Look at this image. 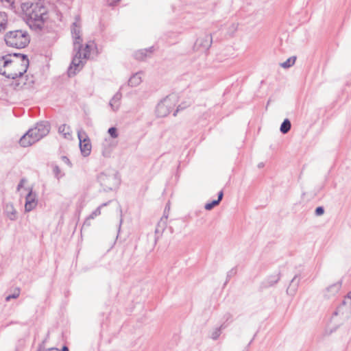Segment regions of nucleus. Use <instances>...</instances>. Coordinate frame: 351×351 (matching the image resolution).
Listing matches in <instances>:
<instances>
[{
	"label": "nucleus",
	"instance_id": "obj_33",
	"mask_svg": "<svg viewBox=\"0 0 351 351\" xmlns=\"http://www.w3.org/2000/svg\"><path fill=\"white\" fill-rule=\"evenodd\" d=\"M60 158L64 163L69 165V167H71V163L66 156H62Z\"/></svg>",
	"mask_w": 351,
	"mask_h": 351
},
{
	"label": "nucleus",
	"instance_id": "obj_45",
	"mask_svg": "<svg viewBox=\"0 0 351 351\" xmlns=\"http://www.w3.org/2000/svg\"><path fill=\"white\" fill-rule=\"evenodd\" d=\"M178 112V110H177L176 112H174V113H173V115H174V116H176V112Z\"/></svg>",
	"mask_w": 351,
	"mask_h": 351
},
{
	"label": "nucleus",
	"instance_id": "obj_12",
	"mask_svg": "<svg viewBox=\"0 0 351 351\" xmlns=\"http://www.w3.org/2000/svg\"><path fill=\"white\" fill-rule=\"evenodd\" d=\"M38 204L36 194L30 189L25 197V210L30 212L34 210Z\"/></svg>",
	"mask_w": 351,
	"mask_h": 351
},
{
	"label": "nucleus",
	"instance_id": "obj_4",
	"mask_svg": "<svg viewBox=\"0 0 351 351\" xmlns=\"http://www.w3.org/2000/svg\"><path fill=\"white\" fill-rule=\"evenodd\" d=\"M98 181L105 191L113 190L120 183L119 178L114 170H109L100 173L98 176Z\"/></svg>",
	"mask_w": 351,
	"mask_h": 351
},
{
	"label": "nucleus",
	"instance_id": "obj_44",
	"mask_svg": "<svg viewBox=\"0 0 351 351\" xmlns=\"http://www.w3.org/2000/svg\"><path fill=\"white\" fill-rule=\"evenodd\" d=\"M348 297L349 298H351V291H350V293H348Z\"/></svg>",
	"mask_w": 351,
	"mask_h": 351
},
{
	"label": "nucleus",
	"instance_id": "obj_39",
	"mask_svg": "<svg viewBox=\"0 0 351 351\" xmlns=\"http://www.w3.org/2000/svg\"><path fill=\"white\" fill-rule=\"evenodd\" d=\"M107 132H117V129H116V128H114V127H111V128H110L108 130V131H107Z\"/></svg>",
	"mask_w": 351,
	"mask_h": 351
},
{
	"label": "nucleus",
	"instance_id": "obj_41",
	"mask_svg": "<svg viewBox=\"0 0 351 351\" xmlns=\"http://www.w3.org/2000/svg\"><path fill=\"white\" fill-rule=\"evenodd\" d=\"M233 273H234V272H233V270L232 269L231 271H230L228 272V276H230V275H231L232 274H233Z\"/></svg>",
	"mask_w": 351,
	"mask_h": 351
},
{
	"label": "nucleus",
	"instance_id": "obj_24",
	"mask_svg": "<svg viewBox=\"0 0 351 351\" xmlns=\"http://www.w3.org/2000/svg\"><path fill=\"white\" fill-rule=\"evenodd\" d=\"M93 45H94V43L93 42L90 41L89 43H88L86 45V47L84 49H83L82 47V56H83L84 59H86L88 58V56L90 55V49H92Z\"/></svg>",
	"mask_w": 351,
	"mask_h": 351
},
{
	"label": "nucleus",
	"instance_id": "obj_5",
	"mask_svg": "<svg viewBox=\"0 0 351 351\" xmlns=\"http://www.w3.org/2000/svg\"><path fill=\"white\" fill-rule=\"evenodd\" d=\"M175 99L167 97L161 100L156 108V114L158 117L167 116L175 107Z\"/></svg>",
	"mask_w": 351,
	"mask_h": 351
},
{
	"label": "nucleus",
	"instance_id": "obj_35",
	"mask_svg": "<svg viewBox=\"0 0 351 351\" xmlns=\"http://www.w3.org/2000/svg\"><path fill=\"white\" fill-rule=\"evenodd\" d=\"M69 128L67 126V125L66 124H62L61 125L59 126L58 128V132H64L66 130H67Z\"/></svg>",
	"mask_w": 351,
	"mask_h": 351
},
{
	"label": "nucleus",
	"instance_id": "obj_23",
	"mask_svg": "<svg viewBox=\"0 0 351 351\" xmlns=\"http://www.w3.org/2000/svg\"><path fill=\"white\" fill-rule=\"evenodd\" d=\"M8 26V16L5 12H0V32L4 31Z\"/></svg>",
	"mask_w": 351,
	"mask_h": 351
},
{
	"label": "nucleus",
	"instance_id": "obj_13",
	"mask_svg": "<svg viewBox=\"0 0 351 351\" xmlns=\"http://www.w3.org/2000/svg\"><path fill=\"white\" fill-rule=\"evenodd\" d=\"M110 201H108L106 203L101 204L99 206H98L94 211L92 212V213L86 217L84 226H89L90 225V220L94 219L95 217L99 216L101 215V209L104 206H106L109 204Z\"/></svg>",
	"mask_w": 351,
	"mask_h": 351
},
{
	"label": "nucleus",
	"instance_id": "obj_22",
	"mask_svg": "<svg viewBox=\"0 0 351 351\" xmlns=\"http://www.w3.org/2000/svg\"><path fill=\"white\" fill-rule=\"evenodd\" d=\"M152 47L149 49H141L134 53V58L136 60H142L147 57L148 53L152 52Z\"/></svg>",
	"mask_w": 351,
	"mask_h": 351
},
{
	"label": "nucleus",
	"instance_id": "obj_32",
	"mask_svg": "<svg viewBox=\"0 0 351 351\" xmlns=\"http://www.w3.org/2000/svg\"><path fill=\"white\" fill-rule=\"evenodd\" d=\"M324 213V209L322 206H318L316 208L315 210V213L317 216H320L323 215Z\"/></svg>",
	"mask_w": 351,
	"mask_h": 351
},
{
	"label": "nucleus",
	"instance_id": "obj_43",
	"mask_svg": "<svg viewBox=\"0 0 351 351\" xmlns=\"http://www.w3.org/2000/svg\"><path fill=\"white\" fill-rule=\"evenodd\" d=\"M258 166L259 168H261V167H262L263 166V163H260V164H258Z\"/></svg>",
	"mask_w": 351,
	"mask_h": 351
},
{
	"label": "nucleus",
	"instance_id": "obj_1",
	"mask_svg": "<svg viewBox=\"0 0 351 351\" xmlns=\"http://www.w3.org/2000/svg\"><path fill=\"white\" fill-rule=\"evenodd\" d=\"M21 10L25 16L27 23L34 30H40L47 18V8L41 2H23Z\"/></svg>",
	"mask_w": 351,
	"mask_h": 351
},
{
	"label": "nucleus",
	"instance_id": "obj_31",
	"mask_svg": "<svg viewBox=\"0 0 351 351\" xmlns=\"http://www.w3.org/2000/svg\"><path fill=\"white\" fill-rule=\"evenodd\" d=\"M219 203L217 200H213L210 203L206 204L204 208L207 210H210L213 209L215 206H217Z\"/></svg>",
	"mask_w": 351,
	"mask_h": 351
},
{
	"label": "nucleus",
	"instance_id": "obj_18",
	"mask_svg": "<svg viewBox=\"0 0 351 351\" xmlns=\"http://www.w3.org/2000/svg\"><path fill=\"white\" fill-rule=\"evenodd\" d=\"M142 73L138 72L134 74L128 80V85L132 87L138 86L142 82Z\"/></svg>",
	"mask_w": 351,
	"mask_h": 351
},
{
	"label": "nucleus",
	"instance_id": "obj_37",
	"mask_svg": "<svg viewBox=\"0 0 351 351\" xmlns=\"http://www.w3.org/2000/svg\"><path fill=\"white\" fill-rule=\"evenodd\" d=\"M223 196V193L222 191H221L220 192H219L218 198L216 200L219 203L221 201Z\"/></svg>",
	"mask_w": 351,
	"mask_h": 351
},
{
	"label": "nucleus",
	"instance_id": "obj_30",
	"mask_svg": "<svg viewBox=\"0 0 351 351\" xmlns=\"http://www.w3.org/2000/svg\"><path fill=\"white\" fill-rule=\"evenodd\" d=\"M20 295V289L19 288H17L13 294L12 295H8L6 298H5V300L7 302L10 301L11 299H16L17 298H19Z\"/></svg>",
	"mask_w": 351,
	"mask_h": 351
},
{
	"label": "nucleus",
	"instance_id": "obj_29",
	"mask_svg": "<svg viewBox=\"0 0 351 351\" xmlns=\"http://www.w3.org/2000/svg\"><path fill=\"white\" fill-rule=\"evenodd\" d=\"M53 173L58 180H60L62 177L64 176V174L62 173L61 169L58 165H55L53 167Z\"/></svg>",
	"mask_w": 351,
	"mask_h": 351
},
{
	"label": "nucleus",
	"instance_id": "obj_28",
	"mask_svg": "<svg viewBox=\"0 0 351 351\" xmlns=\"http://www.w3.org/2000/svg\"><path fill=\"white\" fill-rule=\"evenodd\" d=\"M280 277L279 274L269 276L267 280L268 286H272V285H275L276 283H277L278 282V280H280Z\"/></svg>",
	"mask_w": 351,
	"mask_h": 351
},
{
	"label": "nucleus",
	"instance_id": "obj_40",
	"mask_svg": "<svg viewBox=\"0 0 351 351\" xmlns=\"http://www.w3.org/2000/svg\"><path fill=\"white\" fill-rule=\"evenodd\" d=\"M62 351H69V348L67 346H63L62 348Z\"/></svg>",
	"mask_w": 351,
	"mask_h": 351
},
{
	"label": "nucleus",
	"instance_id": "obj_20",
	"mask_svg": "<svg viewBox=\"0 0 351 351\" xmlns=\"http://www.w3.org/2000/svg\"><path fill=\"white\" fill-rule=\"evenodd\" d=\"M298 285H299V280L298 279V276H295L293 277V278L291 280L289 287L287 289V293L291 295H295V293L297 291Z\"/></svg>",
	"mask_w": 351,
	"mask_h": 351
},
{
	"label": "nucleus",
	"instance_id": "obj_2",
	"mask_svg": "<svg viewBox=\"0 0 351 351\" xmlns=\"http://www.w3.org/2000/svg\"><path fill=\"white\" fill-rule=\"evenodd\" d=\"M9 66L7 69L6 77L16 79L23 76L29 66L27 56L21 53H14L9 60Z\"/></svg>",
	"mask_w": 351,
	"mask_h": 351
},
{
	"label": "nucleus",
	"instance_id": "obj_27",
	"mask_svg": "<svg viewBox=\"0 0 351 351\" xmlns=\"http://www.w3.org/2000/svg\"><path fill=\"white\" fill-rule=\"evenodd\" d=\"M291 128V121L288 119H285L280 125V132H289Z\"/></svg>",
	"mask_w": 351,
	"mask_h": 351
},
{
	"label": "nucleus",
	"instance_id": "obj_19",
	"mask_svg": "<svg viewBox=\"0 0 351 351\" xmlns=\"http://www.w3.org/2000/svg\"><path fill=\"white\" fill-rule=\"evenodd\" d=\"M167 216H163L161 217L160 220L158 221L156 230L155 233L156 234H161L163 231L165 230L166 226H167Z\"/></svg>",
	"mask_w": 351,
	"mask_h": 351
},
{
	"label": "nucleus",
	"instance_id": "obj_3",
	"mask_svg": "<svg viewBox=\"0 0 351 351\" xmlns=\"http://www.w3.org/2000/svg\"><path fill=\"white\" fill-rule=\"evenodd\" d=\"M4 40L8 46L16 49L25 48L30 42L28 33L21 29L8 32Z\"/></svg>",
	"mask_w": 351,
	"mask_h": 351
},
{
	"label": "nucleus",
	"instance_id": "obj_17",
	"mask_svg": "<svg viewBox=\"0 0 351 351\" xmlns=\"http://www.w3.org/2000/svg\"><path fill=\"white\" fill-rule=\"evenodd\" d=\"M121 97V93L117 92L110 101L109 105L113 111H117L119 108Z\"/></svg>",
	"mask_w": 351,
	"mask_h": 351
},
{
	"label": "nucleus",
	"instance_id": "obj_14",
	"mask_svg": "<svg viewBox=\"0 0 351 351\" xmlns=\"http://www.w3.org/2000/svg\"><path fill=\"white\" fill-rule=\"evenodd\" d=\"M34 130L37 132H49L51 130L50 123L47 121L38 122L34 128H29L27 132H33Z\"/></svg>",
	"mask_w": 351,
	"mask_h": 351
},
{
	"label": "nucleus",
	"instance_id": "obj_16",
	"mask_svg": "<svg viewBox=\"0 0 351 351\" xmlns=\"http://www.w3.org/2000/svg\"><path fill=\"white\" fill-rule=\"evenodd\" d=\"M4 213L6 216L12 221H15L17 219V212L14 206L11 203H7L4 207Z\"/></svg>",
	"mask_w": 351,
	"mask_h": 351
},
{
	"label": "nucleus",
	"instance_id": "obj_21",
	"mask_svg": "<svg viewBox=\"0 0 351 351\" xmlns=\"http://www.w3.org/2000/svg\"><path fill=\"white\" fill-rule=\"evenodd\" d=\"M340 287L341 285L339 283L333 284L330 285L326 289L325 296L326 298H330L332 295H336L339 292Z\"/></svg>",
	"mask_w": 351,
	"mask_h": 351
},
{
	"label": "nucleus",
	"instance_id": "obj_11",
	"mask_svg": "<svg viewBox=\"0 0 351 351\" xmlns=\"http://www.w3.org/2000/svg\"><path fill=\"white\" fill-rule=\"evenodd\" d=\"M213 39L211 35L206 34L197 39L194 47L199 51H206L211 46Z\"/></svg>",
	"mask_w": 351,
	"mask_h": 351
},
{
	"label": "nucleus",
	"instance_id": "obj_7",
	"mask_svg": "<svg viewBox=\"0 0 351 351\" xmlns=\"http://www.w3.org/2000/svg\"><path fill=\"white\" fill-rule=\"evenodd\" d=\"M75 50H77V52L74 56L71 64L68 70L69 76L75 75L76 72L80 71L83 66L82 59L84 58L82 53V45H80Z\"/></svg>",
	"mask_w": 351,
	"mask_h": 351
},
{
	"label": "nucleus",
	"instance_id": "obj_9",
	"mask_svg": "<svg viewBox=\"0 0 351 351\" xmlns=\"http://www.w3.org/2000/svg\"><path fill=\"white\" fill-rule=\"evenodd\" d=\"M82 154L87 156L90 154L92 145L87 133H77Z\"/></svg>",
	"mask_w": 351,
	"mask_h": 351
},
{
	"label": "nucleus",
	"instance_id": "obj_38",
	"mask_svg": "<svg viewBox=\"0 0 351 351\" xmlns=\"http://www.w3.org/2000/svg\"><path fill=\"white\" fill-rule=\"evenodd\" d=\"M119 1H120V0H109V5L114 6Z\"/></svg>",
	"mask_w": 351,
	"mask_h": 351
},
{
	"label": "nucleus",
	"instance_id": "obj_6",
	"mask_svg": "<svg viewBox=\"0 0 351 351\" xmlns=\"http://www.w3.org/2000/svg\"><path fill=\"white\" fill-rule=\"evenodd\" d=\"M119 133H108V136L105 137L101 144V154L106 157L110 156L112 149L117 144V137Z\"/></svg>",
	"mask_w": 351,
	"mask_h": 351
},
{
	"label": "nucleus",
	"instance_id": "obj_15",
	"mask_svg": "<svg viewBox=\"0 0 351 351\" xmlns=\"http://www.w3.org/2000/svg\"><path fill=\"white\" fill-rule=\"evenodd\" d=\"M12 58V54H8L0 58V74L6 77L7 69L9 66V60Z\"/></svg>",
	"mask_w": 351,
	"mask_h": 351
},
{
	"label": "nucleus",
	"instance_id": "obj_10",
	"mask_svg": "<svg viewBox=\"0 0 351 351\" xmlns=\"http://www.w3.org/2000/svg\"><path fill=\"white\" fill-rule=\"evenodd\" d=\"M71 34L74 40V49H76L80 45H82L81 43L82 40L81 38V25L79 16L75 17V21L72 24Z\"/></svg>",
	"mask_w": 351,
	"mask_h": 351
},
{
	"label": "nucleus",
	"instance_id": "obj_34",
	"mask_svg": "<svg viewBox=\"0 0 351 351\" xmlns=\"http://www.w3.org/2000/svg\"><path fill=\"white\" fill-rule=\"evenodd\" d=\"M38 351H59V350L56 348L45 349L43 346H40Z\"/></svg>",
	"mask_w": 351,
	"mask_h": 351
},
{
	"label": "nucleus",
	"instance_id": "obj_25",
	"mask_svg": "<svg viewBox=\"0 0 351 351\" xmlns=\"http://www.w3.org/2000/svg\"><path fill=\"white\" fill-rule=\"evenodd\" d=\"M295 56H291L289 58H288L285 62L280 63V66L285 69L289 68L295 64Z\"/></svg>",
	"mask_w": 351,
	"mask_h": 351
},
{
	"label": "nucleus",
	"instance_id": "obj_26",
	"mask_svg": "<svg viewBox=\"0 0 351 351\" xmlns=\"http://www.w3.org/2000/svg\"><path fill=\"white\" fill-rule=\"evenodd\" d=\"M226 326L223 324H222L220 327L215 328L211 332V339H213V340H217L221 333V329L224 328Z\"/></svg>",
	"mask_w": 351,
	"mask_h": 351
},
{
	"label": "nucleus",
	"instance_id": "obj_36",
	"mask_svg": "<svg viewBox=\"0 0 351 351\" xmlns=\"http://www.w3.org/2000/svg\"><path fill=\"white\" fill-rule=\"evenodd\" d=\"M25 181H26V180H25V179H22V180L20 181L19 184H18V186H17V191H19V190H20V189L23 186V184H24V183H25Z\"/></svg>",
	"mask_w": 351,
	"mask_h": 351
},
{
	"label": "nucleus",
	"instance_id": "obj_42",
	"mask_svg": "<svg viewBox=\"0 0 351 351\" xmlns=\"http://www.w3.org/2000/svg\"><path fill=\"white\" fill-rule=\"evenodd\" d=\"M62 134H63L64 138H66L67 134H69V133H66V132H64Z\"/></svg>",
	"mask_w": 351,
	"mask_h": 351
},
{
	"label": "nucleus",
	"instance_id": "obj_8",
	"mask_svg": "<svg viewBox=\"0 0 351 351\" xmlns=\"http://www.w3.org/2000/svg\"><path fill=\"white\" fill-rule=\"evenodd\" d=\"M45 134L41 133H24L19 139V144L23 147H27L43 138Z\"/></svg>",
	"mask_w": 351,
	"mask_h": 351
}]
</instances>
